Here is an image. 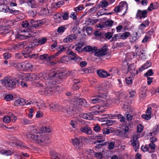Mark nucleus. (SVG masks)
Instances as JSON below:
<instances>
[{
	"label": "nucleus",
	"instance_id": "c03bdc74",
	"mask_svg": "<svg viewBox=\"0 0 159 159\" xmlns=\"http://www.w3.org/2000/svg\"><path fill=\"white\" fill-rule=\"evenodd\" d=\"M153 130L152 132L150 133V134L151 136L156 134L159 131V125H156Z\"/></svg>",
	"mask_w": 159,
	"mask_h": 159
},
{
	"label": "nucleus",
	"instance_id": "a211bd4d",
	"mask_svg": "<svg viewBox=\"0 0 159 159\" xmlns=\"http://www.w3.org/2000/svg\"><path fill=\"white\" fill-rule=\"evenodd\" d=\"M148 12L147 10L142 11L139 10L136 15V17L138 18L141 19L142 18H144L147 16Z\"/></svg>",
	"mask_w": 159,
	"mask_h": 159
},
{
	"label": "nucleus",
	"instance_id": "39448f33",
	"mask_svg": "<svg viewBox=\"0 0 159 159\" xmlns=\"http://www.w3.org/2000/svg\"><path fill=\"white\" fill-rule=\"evenodd\" d=\"M106 98L100 94L91 97L89 100V102L93 104L101 103L102 106H107L110 105L109 100H106Z\"/></svg>",
	"mask_w": 159,
	"mask_h": 159
},
{
	"label": "nucleus",
	"instance_id": "4d7b16f0",
	"mask_svg": "<svg viewBox=\"0 0 159 159\" xmlns=\"http://www.w3.org/2000/svg\"><path fill=\"white\" fill-rule=\"evenodd\" d=\"M138 34L137 33L135 35L131 36L130 38V41L131 42H134L138 39Z\"/></svg>",
	"mask_w": 159,
	"mask_h": 159
},
{
	"label": "nucleus",
	"instance_id": "c85d7f7f",
	"mask_svg": "<svg viewBox=\"0 0 159 159\" xmlns=\"http://www.w3.org/2000/svg\"><path fill=\"white\" fill-rule=\"evenodd\" d=\"M25 65V71L30 70H32L33 65L27 61H24Z\"/></svg>",
	"mask_w": 159,
	"mask_h": 159
},
{
	"label": "nucleus",
	"instance_id": "864d4df0",
	"mask_svg": "<svg viewBox=\"0 0 159 159\" xmlns=\"http://www.w3.org/2000/svg\"><path fill=\"white\" fill-rule=\"evenodd\" d=\"M19 62H15L12 61H10L7 66H14L17 69Z\"/></svg>",
	"mask_w": 159,
	"mask_h": 159
},
{
	"label": "nucleus",
	"instance_id": "20e7f679",
	"mask_svg": "<svg viewBox=\"0 0 159 159\" xmlns=\"http://www.w3.org/2000/svg\"><path fill=\"white\" fill-rule=\"evenodd\" d=\"M2 84L6 89L10 90L15 88L18 81L9 77H6L0 80Z\"/></svg>",
	"mask_w": 159,
	"mask_h": 159
},
{
	"label": "nucleus",
	"instance_id": "5701e85b",
	"mask_svg": "<svg viewBox=\"0 0 159 159\" xmlns=\"http://www.w3.org/2000/svg\"><path fill=\"white\" fill-rule=\"evenodd\" d=\"M128 66V71H130L132 76L135 75L136 74H138L137 70H135V67L134 66V64H130Z\"/></svg>",
	"mask_w": 159,
	"mask_h": 159
},
{
	"label": "nucleus",
	"instance_id": "69168bd1",
	"mask_svg": "<svg viewBox=\"0 0 159 159\" xmlns=\"http://www.w3.org/2000/svg\"><path fill=\"white\" fill-rule=\"evenodd\" d=\"M32 50V48L31 47H26L24 51V52L30 54Z\"/></svg>",
	"mask_w": 159,
	"mask_h": 159
},
{
	"label": "nucleus",
	"instance_id": "7ed1b4c3",
	"mask_svg": "<svg viewBox=\"0 0 159 159\" xmlns=\"http://www.w3.org/2000/svg\"><path fill=\"white\" fill-rule=\"evenodd\" d=\"M137 127V132L134 134L132 139L130 141L131 145L133 147L135 151L139 148V146L138 139L141 137L140 133L143 129V127L141 124L138 125Z\"/></svg>",
	"mask_w": 159,
	"mask_h": 159
},
{
	"label": "nucleus",
	"instance_id": "a878e982",
	"mask_svg": "<svg viewBox=\"0 0 159 159\" xmlns=\"http://www.w3.org/2000/svg\"><path fill=\"white\" fill-rule=\"evenodd\" d=\"M114 23V22L111 20H107L105 22L104 24L100 25V27L101 28H103L104 27H110L112 26Z\"/></svg>",
	"mask_w": 159,
	"mask_h": 159
},
{
	"label": "nucleus",
	"instance_id": "6e6552de",
	"mask_svg": "<svg viewBox=\"0 0 159 159\" xmlns=\"http://www.w3.org/2000/svg\"><path fill=\"white\" fill-rule=\"evenodd\" d=\"M71 102L72 104L75 106L80 105L85 107H89V104L86 100L83 98H75L72 99Z\"/></svg>",
	"mask_w": 159,
	"mask_h": 159
},
{
	"label": "nucleus",
	"instance_id": "4468645a",
	"mask_svg": "<svg viewBox=\"0 0 159 159\" xmlns=\"http://www.w3.org/2000/svg\"><path fill=\"white\" fill-rule=\"evenodd\" d=\"M150 21L148 19L143 21L142 23L139 26L138 30L141 33H144V30L146 27H147L149 25Z\"/></svg>",
	"mask_w": 159,
	"mask_h": 159
},
{
	"label": "nucleus",
	"instance_id": "c9c22d12",
	"mask_svg": "<svg viewBox=\"0 0 159 159\" xmlns=\"http://www.w3.org/2000/svg\"><path fill=\"white\" fill-rule=\"evenodd\" d=\"M47 39L45 38H43L39 39L37 40L35 42V44L41 45L44 44L46 41Z\"/></svg>",
	"mask_w": 159,
	"mask_h": 159
},
{
	"label": "nucleus",
	"instance_id": "c756f323",
	"mask_svg": "<svg viewBox=\"0 0 159 159\" xmlns=\"http://www.w3.org/2000/svg\"><path fill=\"white\" fill-rule=\"evenodd\" d=\"M96 49V47H92L89 46H86L84 48V50L85 51L91 53H94Z\"/></svg>",
	"mask_w": 159,
	"mask_h": 159
},
{
	"label": "nucleus",
	"instance_id": "1a4fd4ad",
	"mask_svg": "<svg viewBox=\"0 0 159 159\" xmlns=\"http://www.w3.org/2000/svg\"><path fill=\"white\" fill-rule=\"evenodd\" d=\"M20 75L21 78L23 80L26 81H32L34 80H37L39 79L42 80L41 77H38L36 74L31 73H23L21 74Z\"/></svg>",
	"mask_w": 159,
	"mask_h": 159
},
{
	"label": "nucleus",
	"instance_id": "0e129e2a",
	"mask_svg": "<svg viewBox=\"0 0 159 159\" xmlns=\"http://www.w3.org/2000/svg\"><path fill=\"white\" fill-rule=\"evenodd\" d=\"M141 117L143 118L144 119L146 120H149L151 118V115H149V114H148L142 115Z\"/></svg>",
	"mask_w": 159,
	"mask_h": 159
},
{
	"label": "nucleus",
	"instance_id": "412c9836",
	"mask_svg": "<svg viewBox=\"0 0 159 159\" xmlns=\"http://www.w3.org/2000/svg\"><path fill=\"white\" fill-rule=\"evenodd\" d=\"M64 111H65L67 113V116H72L74 115L75 114V108L73 107L72 106H70L69 108L65 109L64 108L63 109Z\"/></svg>",
	"mask_w": 159,
	"mask_h": 159
},
{
	"label": "nucleus",
	"instance_id": "f704fd0d",
	"mask_svg": "<svg viewBox=\"0 0 159 159\" xmlns=\"http://www.w3.org/2000/svg\"><path fill=\"white\" fill-rule=\"evenodd\" d=\"M53 17L56 22L57 23L61 22L62 16L60 14L58 13L55 14L54 15Z\"/></svg>",
	"mask_w": 159,
	"mask_h": 159
},
{
	"label": "nucleus",
	"instance_id": "6e6d98bb",
	"mask_svg": "<svg viewBox=\"0 0 159 159\" xmlns=\"http://www.w3.org/2000/svg\"><path fill=\"white\" fill-rule=\"evenodd\" d=\"M69 60V57H68L67 56H64L61 58L59 61V62L65 63L66 62H68Z\"/></svg>",
	"mask_w": 159,
	"mask_h": 159
},
{
	"label": "nucleus",
	"instance_id": "3c124183",
	"mask_svg": "<svg viewBox=\"0 0 159 159\" xmlns=\"http://www.w3.org/2000/svg\"><path fill=\"white\" fill-rule=\"evenodd\" d=\"M48 11L45 8H42L39 12V14L43 16L46 15L48 13Z\"/></svg>",
	"mask_w": 159,
	"mask_h": 159
},
{
	"label": "nucleus",
	"instance_id": "e433bc0d",
	"mask_svg": "<svg viewBox=\"0 0 159 159\" xmlns=\"http://www.w3.org/2000/svg\"><path fill=\"white\" fill-rule=\"evenodd\" d=\"M12 153L10 150H2L0 151V154L7 156L11 155Z\"/></svg>",
	"mask_w": 159,
	"mask_h": 159
},
{
	"label": "nucleus",
	"instance_id": "13d9d810",
	"mask_svg": "<svg viewBox=\"0 0 159 159\" xmlns=\"http://www.w3.org/2000/svg\"><path fill=\"white\" fill-rule=\"evenodd\" d=\"M111 128H105L103 129L102 132L104 134H108L112 132V130L111 129Z\"/></svg>",
	"mask_w": 159,
	"mask_h": 159
},
{
	"label": "nucleus",
	"instance_id": "72a5a7b5",
	"mask_svg": "<svg viewBox=\"0 0 159 159\" xmlns=\"http://www.w3.org/2000/svg\"><path fill=\"white\" fill-rule=\"evenodd\" d=\"M9 8L7 6L1 4L0 5V11L4 12H9Z\"/></svg>",
	"mask_w": 159,
	"mask_h": 159
},
{
	"label": "nucleus",
	"instance_id": "f257e3e1",
	"mask_svg": "<svg viewBox=\"0 0 159 159\" xmlns=\"http://www.w3.org/2000/svg\"><path fill=\"white\" fill-rule=\"evenodd\" d=\"M42 132L34 129L26 135L27 138L30 140L34 141L38 143H46L48 138L44 133H49L51 129L48 127H43L41 128Z\"/></svg>",
	"mask_w": 159,
	"mask_h": 159
},
{
	"label": "nucleus",
	"instance_id": "f8f14e48",
	"mask_svg": "<svg viewBox=\"0 0 159 159\" xmlns=\"http://www.w3.org/2000/svg\"><path fill=\"white\" fill-rule=\"evenodd\" d=\"M22 32H25V34H17L15 35V38L16 39L20 40H23L26 39L27 38H30L32 37L33 36L30 34H29L28 32H26L24 30L23 31H21Z\"/></svg>",
	"mask_w": 159,
	"mask_h": 159
},
{
	"label": "nucleus",
	"instance_id": "09e8293b",
	"mask_svg": "<svg viewBox=\"0 0 159 159\" xmlns=\"http://www.w3.org/2000/svg\"><path fill=\"white\" fill-rule=\"evenodd\" d=\"M44 23V21L43 20H40L35 22V24H34V26L35 28L38 27V26H41Z\"/></svg>",
	"mask_w": 159,
	"mask_h": 159
},
{
	"label": "nucleus",
	"instance_id": "dca6fc26",
	"mask_svg": "<svg viewBox=\"0 0 159 159\" xmlns=\"http://www.w3.org/2000/svg\"><path fill=\"white\" fill-rule=\"evenodd\" d=\"M32 103V102L31 101L28 102L27 101H26L23 98H19L14 102V104L16 106H18L20 105L23 106L25 105H27L29 104H30Z\"/></svg>",
	"mask_w": 159,
	"mask_h": 159
},
{
	"label": "nucleus",
	"instance_id": "a19ab883",
	"mask_svg": "<svg viewBox=\"0 0 159 159\" xmlns=\"http://www.w3.org/2000/svg\"><path fill=\"white\" fill-rule=\"evenodd\" d=\"M105 11V9H102L100 10L96 14V16H99L103 15H110L111 14V13H106L104 12Z\"/></svg>",
	"mask_w": 159,
	"mask_h": 159
},
{
	"label": "nucleus",
	"instance_id": "5fc2aeb1",
	"mask_svg": "<svg viewBox=\"0 0 159 159\" xmlns=\"http://www.w3.org/2000/svg\"><path fill=\"white\" fill-rule=\"evenodd\" d=\"M11 120V118L8 116H5L3 118V121L5 123H9Z\"/></svg>",
	"mask_w": 159,
	"mask_h": 159
},
{
	"label": "nucleus",
	"instance_id": "b1692460",
	"mask_svg": "<svg viewBox=\"0 0 159 159\" xmlns=\"http://www.w3.org/2000/svg\"><path fill=\"white\" fill-rule=\"evenodd\" d=\"M80 131L82 133H84L89 135L91 134L92 132V130L91 128L87 126L81 128Z\"/></svg>",
	"mask_w": 159,
	"mask_h": 159
},
{
	"label": "nucleus",
	"instance_id": "2f4dec72",
	"mask_svg": "<svg viewBox=\"0 0 159 159\" xmlns=\"http://www.w3.org/2000/svg\"><path fill=\"white\" fill-rule=\"evenodd\" d=\"M36 105L39 109L46 107V106L44 102L41 100H39L36 102Z\"/></svg>",
	"mask_w": 159,
	"mask_h": 159
},
{
	"label": "nucleus",
	"instance_id": "9b49d317",
	"mask_svg": "<svg viewBox=\"0 0 159 159\" xmlns=\"http://www.w3.org/2000/svg\"><path fill=\"white\" fill-rule=\"evenodd\" d=\"M108 49L106 46H103L99 49L97 48L95 50L94 55L98 57H101L107 54Z\"/></svg>",
	"mask_w": 159,
	"mask_h": 159
},
{
	"label": "nucleus",
	"instance_id": "37998d69",
	"mask_svg": "<svg viewBox=\"0 0 159 159\" xmlns=\"http://www.w3.org/2000/svg\"><path fill=\"white\" fill-rule=\"evenodd\" d=\"M118 114H105L102 115V116L103 117V119L105 118L106 119L109 118L112 119L113 118L116 117L118 116Z\"/></svg>",
	"mask_w": 159,
	"mask_h": 159
},
{
	"label": "nucleus",
	"instance_id": "9d476101",
	"mask_svg": "<svg viewBox=\"0 0 159 159\" xmlns=\"http://www.w3.org/2000/svg\"><path fill=\"white\" fill-rule=\"evenodd\" d=\"M128 9V4L125 1H122L120 3L118 6L115 7L114 11L116 13L123 11H124V12H125Z\"/></svg>",
	"mask_w": 159,
	"mask_h": 159
},
{
	"label": "nucleus",
	"instance_id": "0eeeda50",
	"mask_svg": "<svg viewBox=\"0 0 159 159\" xmlns=\"http://www.w3.org/2000/svg\"><path fill=\"white\" fill-rule=\"evenodd\" d=\"M111 86V84L108 82L103 83L99 85H97L95 87V89L100 94L106 98L108 96L107 93H103V92H106L109 90Z\"/></svg>",
	"mask_w": 159,
	"mask_h": 159
},
{
	"label": "nucleus",
	"instance_id": "f3484780",
	"mask_svg": "<svg viewBox=\"0 0 159 159\" xmlns=\"http://www.w3.org/2000/svg\"><path fill=\"white\" fill-rule=\"evenodd\" d=\"M77 38V36L76 35L73 34L66 36L63 39V41L65 43H69L75 40Z\"/></svg>",
	"mask_w": 159,
	"mask_h": 159
},
{
	"label": "nucleus",
	"instance_id": "a18cd8bd",
	"mask_svg": "<svg viewBox=\"0 0 159 159\" xmlns=\"http://www.w3.org/2000/svg\"><path fill=\"white\" fill-rule=\"evenodd\" d=\"M50 154L52 159H59L60 156L57 152H51Z\"/></svg>",
	"mask_w": 159,
	"mask_h": 159
},
{
	"label": "nucleus",
	"instance_id": "79ce46f5",
	"mask_svg": "<svg viewBox=\"0 0 159 159\" xmlns=\"http://www.w3.org/2000/svg\"><path fill=\"white\" fill-rule=\"evenodd\" d=\"M130 35V34L128 32H126L122 34H120V36L121 39H125Z\"/></svg>",
	"mask_w": 159,
	"mask_h": 159
},
{
	"label": "nucleus",
	"instance_id": "4c0bfd02",
	"mask_svg": "<svg viewBox=\"0 0 159 159\" xmlns=\"http://www.w3.org/2000/svg\"><path fill=\"white\" fill-rule=\"evenodd\" d=\"M158 7V6L157 2L154 4L151 3L150 6L148 7V10L149 11H151L152 10L157 9Z\"/></svg>",
	"mask_w": 159,
	"mask_h": 159
},
{
	"label": "nucleus",
	"instance_id": "6ab92c4d",
	"mask_svg": "<svg viewBox=\"0 0 159 159\" xmlns=\"http://www.w3.org/2000/svg\"><path fill=\"white\" fill-rule=\"evenodd\" d=\"M97 74L101 78H106L110 75V74L103 70H99L97 71Z\"/></svg>",
	"mask_w": 159,
	"mask_h": 159
},
{
	"label": "nucleus",
	"instance_id": "bb28decb",
	"mask_svg": "<svg viewBox=\"0 0 159 159\" xmlns=\"http://www.w3.org/2000/svg\"><path fill=\"white\" fill-rule=\"evenodd\" d=\"M66 54L68 55L72 56L73 57L71 58V60H80V57H77L76 54L74 53L73 51L70 50H68L66 52Z\"/></svg>",
	"mask_w": 159,
	"mask_h": 159
},
{
	"label": "nucleus",
	"instance_id": "4be33fe9",
	"mask_svg": "<svg viewBox=\"0 0 159 159\" xmlns=\"http://www.w3.org/2000/svg\"><path fill=\"white\" fill-rule=\"evenodd\" d=\"M23 1L29 6H30L32 8H36L38 6L35 0H23Z\"/></svg>",
	"mask_w": 159,
	"mask_h": 159
},
{
	"label": "nucleus",
	"instance_id": "ea45409f",
	"mask_svg": "<svg viewBox=\"0 0 159 159\" xmlns=\"http://www.w3.org/2000/svg\"><path fill=\"white\" fill-rule=\"evenodd\" d=\"M151 64L152 63L151 62L148 61L141 66V69H142V70H143L145 69L148 68L151 66Z\"/></svg>",
	"mask_w": 159,
	"mask_h": 159
},
{
	"label": "nucleus",
	"instance_id": "774afa93",
	"mask_svg": "<svg viewBox=\"0 0 159 159\" xmlns=\"http://www.w3.org/2000/svg\"><path fill=\"white\" fill-rule=\"evenodd\" d=\"M66 28L64 26H60L58 28L57 31L59 33H63L66 30Z\"/></svg>",
	"mask_w": 159,
	"mask_h": 159
},
{
	"label": "nucleus",
	"instance_id": "8fccbe9b",
	"mask_svg": "<svg viewBox=\"0 0 159 159\" xmlns=\"http://www.w3.org/2000/svg\"><path fill=\"white\" fill-rule=\"evenodd\" d=\"M83 46L82 43L78 44L76 45L75 50L78 52H80L82 51L81 48Z\"/></svg>",
	"mask_w": 159,
	"mask_h": 159
},
{
	"label": "nucleus",
	"instance_id": "e2e57ef3",
	"mask_svg": "<svg viewBox=\"0 0 159 159\" xmlns=\"http://www.w3.org/2000/svg\"><path fill=\"white\" fill-rule=\"evenodd\" d=\"M117 117L121 122H125L126 119L121 115L118 114Z\"/></svg>",
	"mask_w": 159,
	"mask_h": 159
},
{
	"label": "nucleus",
	"instance_id": "cd10ccee",
	"mask_svg": "<svg viewBox=\"0 0 159 159\" xmlns=\"http://www.w3.org/2000/svg\"><path fill=\"white\" fill-rule=\"evenodd\" d=\"M26 44V42H20L14 46L12 47V48L14 49H20L25 47Z\"/></svg>",
	"mask_w": 159,
	"mask_h": 159
},
{
	"label": "nucleus",
	"instance_id": "338daca9",
	"mask_svg": "<svg viewBox=\"0 0 159 159\" xmlns=\"http://www.w3.org/2000/svg\"><path fill=\"white\" fill-rule=\"evenodd\" d=\"M153 74L152 70V69H150L148 70L145 74L144 76H151Z\"/></svg>",
	"mask_w": 159,
	"mask_h": 159
},
{
	"label": "nucleus",
	"instance_id": "aec40b11",
	"mask_svg": "<svg viewBox=\"0 0 159 159\" xmlns=\"http://www.w3.org/2000/svg\"><path fill=\"white\" fill-rule=\"evenodd\" d=\"M49 106L50 109L52 111H56L59 110L61 111H63L64 108L61 106L58 105H55L52 103H51L49 104Z\"/></svg>",
	"mask_w": 159,
	"mask_h": 159
},
{
	"label": "nucleus",
	"instance_id": "49530a36",
	"mask_svg": "<svg viewBox=\"0 0 159 159\" xmlns=\"http://www.w3.org/2000/svg\"><path fill=\"white\" fill-rule=\"evenodd\" d=\"M17 69L25 71L24 62H19Z\"/></svg>",
	"mask_w": 159,
	"mask_h": 159
},
{
	"label": "nucleus",
	"instance_id": "f03ea898",
	"mask_svg": "<svg viewBox=\"0 0 159 159\" xmlns=\"http://www.w3.org/2000/svg\"><path fill=\"white\" fill-rule=\"evenodd\" d=\"M43 78L46 80L45 85H43L40 82H37L36 84L37 87L40 88L39 91V93L48 96L52 95L55 92L56 88L57 87V86H55L56 81L48 79L47 77L45 76V75H43Z\"/></svg>",
	"mask_w": 159,
	"mask_h": 159
},
{
	"label": "nucleus",
	"instance_id": "393cba45",
	"mask_svg": "<svg viewBox=\"0 0 159 159\" xmlns=\"http://www.w3.org/2000/svg\"><path fill=\"white\" fill-rule=\"evenodd\" d=\"M80 116L84 119L91 120L93 119V116L91 114H88L86 113H82L79 115Z\"/></svg>",
	"mask_w": 159,
	"mask_h": 159
},
{
	"label": "nucleus",
	"instance_id": "ddd939ff",
	"mask_svg": "<svg viewBox=\"0 0 159 159\" xmlns=\"http://www.w3.org/2000/svg\"><path fill=\"white\" fill-rule=\"evenodd\" d=\"M101 136H96L95 139H97V140H95L94 142V143L97 145L95 147V148H100L101 146L106 145V142H103L105 141L104 139H102L100 138Z\"/></svg>",
	"mask_w": 159,
	"mask_h": 159
},
{
	"label": "nucleus",
	"instance_id": "603ef678",
	"mask_svg": "<svg viewBox=\"0 0 159 159\" xmlns=\"http://www.w3.org/2000/svg\"><path fill=\"white\" fill-rule=\"evenodd\" d=\"M84 7L82 5H78L77 7L75 8L74 9L75 11L77 13L80 11H81L84 8Z\"/></svg>",
	"mask_w": 159,
	"mask_h": 159
},
{
	"label": "nucleus",
	"instance_id": "423d86ee",
	"mask_svg": "<svg viewBox=\"0 0 159 159\" xmlns=\"http://www.w3.org/2000/svg\"><path fill=\"white\" fill-rule=\"evenodd\" d=\"M66 73L65 72L57 73L54 72L53 70H50L48 73L44 74L45 76H47L48 79L52 81H56V84L57 83V81H59L58 79H61L65 77Z\"/></svg>",
	"mask_w": 159,
	"mask_h": 159
},
{
	"label": "nucleus",
	"instance_id": "052dcab7",
	"mask_svg": "<svg viewBox=\"0 0 159 159\" xmlns=\"http://www.w3.org/2000/svg\"><path fill=\"white\" fill-rule=\"evenodd\" d=\"M10 1V0H0V4L7 6L9 4Z\"/></svg>",
	"mask_w": 159,
	"mask_h": 159
},
{
	"label": "nucleus",
	"instance_id": "680f3d73",
	"mask_svg": "<svg viewBox=\"0 0 159 159\" xmlns=\"http://www.w3.org/2000/svg\"><path fill=\"white\" fill-rule=\"evenodd\" d=\"M113 34V33L111 32H108L105 34V36L107 38L110 39L112 38Z\"/></svg>",
	"mask_w": 159,
	"mask_h": 159
},
{
	"label": "nucleus",
	"instance_id": "2eb2a0df",
	"mask_svg": "<svg viewBox=\"0 0 159 159\" xmlns=\"http://www.w3.org/2000/svg\"><path fill=\"white\" fill-rule=\"evenodd\" d=\"M72 143L75 148L77 149H81L83 147V143L80 142L77 138L72 139Z\"/></svg>",
	"mask_w": 159,
	"mask_h": 159
},
{
	"label": "nucleus",
	"instance_id": "de8ad7c7",
	"mask_svg": "<svg viewBox=\"0 0 159 159\" xmlns=\"http://www.w3.org/2000/svg\"><path fill=\"white\" fill-rule=\"evenodd\" d=\"M13 96L12 94H11L6 95L4 97V99L7 101H10L12 100Z\"/></svg>",
	"mask_w": 159,
	"mask_h": 159
},
{
	"label": "nucleus",
	"instance_id": "bf43d9fd",
	"mask_svg": "<svg viewBox=\"0 0 159 159\" xmlns=\"http://www.w3.org/2000/svg\"><path fill=\"white\" fill-rule=\"evenodd\" d=\"M126 83L128 84H131L133 83V78L131 77H126L125 79Z\"/></svg>",
	"mask_w": 159,
	"mask_h": 159
},
{
	"label": "nucleus",
	"instance_id": "58836bf2",
	"mask_svg": "<svg viewBox=\"0 0 159 159\" xmlns=\"http://www.w3.org/2000/svg\"><path fill=\"white\" fill-rule=\"evenodd\" d=\"M105 119H106L105 118H104L103 119V117L101 121H106V123H104L102 125H104L105 126H110L113 123V122L112 120H105Z\"/></svg>",
	"mask_w": 159,
	"mask_h": 159
},
{
	"label": "nucleus",
	"instance_id": "7c9ffc66",
	"mask_svg": "<svg viewBox=\"0 0 159 159\" xmlns=\"http://www.w3.org/2000/svg\"><path fill=\"white\" fill-rule=\"evenodd\" d=\"M99 21L98 19H91L89 18H86L85 20V23L86 24L91 25L98 22Z\"/></svg>",
	"mask_w": 159,
	"mask_h": 159
},
{
	"label": "nucleus",
	"instance_id": "473e14b6",
	"mask_svg": "<svg viewBox=\"0 0 159 159\" xmlns=\"http://www.w3.org/2000/svg\"><path fill=\"white\" fill-rule=\"evenodd\" d=\"M137 54L139 56L140 58L142 60H144L146 58V55L144 52L143 50H141L139 52H138Z\"/></svg>",
	"mask_w": 159,
	"mask_h": 159
}]
</instances>
